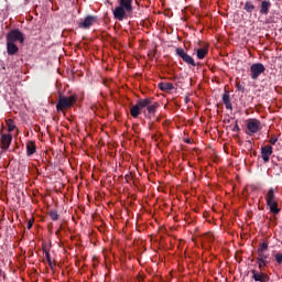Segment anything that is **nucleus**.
Instances as JSON below:
<instances>
[{"mask_svg":"<svg viewBox=\"0 0 282 282\" xmlns=\"http://www.w3.org/2000/svg\"><path fill=\"white\" fill-rule=\"evenodd\" d=\"M0 275H1V270H0Z\"/></svg>","mask_w":282,"mask_h":282,"instance_id":"obj_38","label":"nucleus"},{"mask_svg":"<svg viewBox=\"0 0 282 282\" xmlns=\"http://www.w3.org/2000/svg\"><path fill=\"white\" fill-rule=\"evenodd\" d=\"M278 141H279L278 138H271V139L269 140V144L274 145V144H276Z\"/></svg>","mask_w":282,"mask_h":282,"instance_id":"obj_30","label":"nucleus"},{"mask_svg":"<svg viewBox=\"0 0 282 282\" xmlns=\"http://www.w3.org/2000/svg\"><path fill=\"white\" fill-rule=\"evenodd\" d=\"M77 101H78V95L76 94L70 95L68 97L59 95L56 109L57 111H59V113H65V110L72 109V107H74V105H76Z\"/></svg>","mask_w":282,"mask_h":282,"instance_id":"obj_2","label":"nucleus"},{"mask_svg":"<svg viewBox=\"0 0 282 282\" xmlns=\"http://www.w3.org/2000/svg\"><path fill=\"white\" fill-rule=\"evenodd\" d=\"M7 41L11 43H17L18 41L23 44L25 43V37L23 36V32H21L19 29H14L7 34Z\"/></svg>","mask_w":282,"mask_h":282,"instance_id":"obj_5","label":"nucleus"},{"mask_svg":"<svg viewBox=\"0 0 282 282\" xmlns=\"http://www.w3.org/2000/svg\"><path fill=\"white\" fill-rule=\"evenodd\" d=\"M223 102L226 109H229L230 111H232V101L230 99V93L225 91V94L223 95Z\"/></svg>","mask_w":282,"mask_h":282,"instance_id":"obj_16","label":"nucleus"},{"mask_svg":"<svg viewBox=\"0 0 282 282\" xmlns=\"http://www.w3.org/2000/svg\"><path fill=\"white\" fill-rule=\"evenodd\" d=\"M208 241H214L213 235H208Z\"/></svg>","mask_w":282,"mask_h":282,"instance_id":"obj_32","label":"nucleus"},{"mask_svg":"<svg viewBox=\"0 0 282 282\" xmlns=\"http://www.w3.org/2000/svg\"><path fill=\"white\" fill-rule=\"evenodd\" d=\"M267 206H268L270 213H272V215L274 217H276V215H279V213H281V208L279 207L278 200H272L270 203H267Z\"/></svg>","mask_w":282,"mask_h":282,"instance_id":"obj_13","label":"nucleus"},{"mask_svg":"<svg viewBox=\"0 0 282 282\" xmlns=\"http://www.w3.org/2000/svg\"><path fill=\"white\" fill-rule=\"evenodd\" d=\"M176 56H180L182 61H184L187 65H192V67H197V64L195 63V59L193 56L188 55L184 48H176Z\"/></svg>","mask_w":282,"mask_h":282,"instance_id":"obj_7","label":"nucleus"},{"mask_svg":"<svg viewBox=\"0 0 282 282\" xmlns=\"http://www.w3.org/2000/svg\"><path fill=\"white\" fill-rule=\"evenodd\" d=\"M143 113H144V116H145V118H147V110H143Z\"/></svg>","mask_w":282,"mask_h":282,"instance_id":"obj_35","label":"nucleus"},{"mask_svg":"<svg viewBox=\"0 0 282 282\" xmlns=\"http://www.w3.org/2000/svg\"><path fill=\"white\" fill-rule=\"evenodd\" d=\"M96 21H98V17L87 15L84 19V21L78 23V28H80L82 30H89L91 28V25H94V23H96Z\"/></svg>","mask_w":282,"mask_h":282,"instance_id":"obj_8","label":"nucleus"},{"mask_svg":"<svg viewBox=\"0 0 282 282\" xmlns=\"http://www.w3.org/2000/svg\"><path fill=\"white\" fill-rule=\"evenodd\" d=\"M196 55L199 61L206 58V56L208 55V48H198Z\"/></svg>","mask_w":282,"mask_h":282,"instance_id":"obj_21","label":"nucleus"},{"mask_svg":"<svg viewBox=\"0 0 282 282\" xmlns=\"http://www.w3.org/2000/svg\"><path fill=\"white\" fill-rule=\"evenodd\" d=\"M236 89H238V91H246V87L241 86L240 84H236Z\"/></svg>","mask_w":282,"mask_h":282,"instance_id":"obj_29","label":"nucleus"},{"mask_svg":"<svg viewBox=\"0 0 282 282\" xmlns=\"http://www.w3.org/2000/svg\"><path fill=\"white\" fill-rule=\"evenodd\" d=\"M177 78V76H174L173 78H172V80H175Z\"/></svg>","mask_w":282,"mask_h":282,"instance_id":"obj_36","label":"nucleus"},{"mask_svg":"<svg viewBox=\"0 0 282 282\" xmlns=\"http://www.w3.org/2000/svg\"><path fill=\"white\" fill-rule=\"evenodd\" d=\"M251 274L256 282H270V275L263 271L251 270Z\"/></svg>","mask_w":282,"mask_h":282,"instance_id":"obj_10","label":"nucleus"},{"mask_svg":"<svg viewBox=\"0 0 282 282\" xmlns=\"http://www.w3.org/2000/svg\"><path fill=\"white\" fill-rule=\"evenodd\" d=\"M118 6L112 9L113 19L124 21L133 13V0H117Z\"/></svg>","mask_w":282,"mask_h":282,"instance_id":"obj_1","label":"nucleus"},{"mask_svg":"<svg viewBox=\"0 0 282 282\" xmlns=\"http://www.w3.org/2000/svg\"><path fill=\"white\" fill-rule=\"evenodd\" d=\"M159 89H161V91L169 93V91H173V89H175V86L171 83L163 82L159 84Z\"/></svg>","mask_w":282,"mask_h":282,"instance_id":"obj_17","label":"nucleus"},{"mask_svg":"<svg viewBox=\"0 0 282 282\" xmlns=\"http://www.w3.org/2000/svg\"><path fill=\"white\" fill-rule=\"evenodd\" d=\"M267 204L270 202H276V195L274 188H269L267 196H265Z\"/></svg>","mask_w":282,"mask_h":282,"instance_id":"obj_20","label":"nucleus"},{"mask_svg":"<svg viewBox=\"0 0 282 282\" xmlns=\"http://www.w3.org/2000/svg\"><path fill=\"white\" fill-rule=\"evenodd\" d=\"M271 6L272 3L270 1L263 0L260 6V14H264L267 17V14L270 13Z\"/></svg>","mask_w":282,"mask_h":282,"instance_id":"obj_15","label":"nucleus"},{"mask_svg":"<svg viewBox=\"0 0 282 282\" xmlns=\"http://www.w3.org/2000/svg\"><path fill=\"white\" fill-rule=\"evenodd\" d=\"M231 131H234V132H239V131H241V129L239 128L238 121H236V124L234 126V128L231 129Z\"/></svg>","mask_w":282,"mask_h":282,"instance_id":"obj_28","label":"nucleus"},{"mask_svg":"<svg viewBox=\"0 0 282 282\" xmlns=\"http://www.w3.org/2000/svg\"><path fill=\"white\" fill-rule=\"evenodd\" d=\"M48 217H51V219L53 220V221H58V219H59V215H58V213L56 212V210H51L50 213H48Z\"/></svg>","mask_w":282,"mask_h":282,"instance_id":"obj_25","label":"nucleus"},{"mask_svg":"<svg viewBox=\"0 0 282 282\" xmlns=\"http://www.w3.org/2000/svg\"><path fill=\"white\" fill-rule=\"evenodd\" d=\"M259 272H263L264 268H268V264H263V262H257Z\"/></svg>","mask_w":282,"mask_h":282,"instance_id":"obj_27","label":"nucleus"},{"mask_svg":"<svg viewBox=\"0 0 282 282\" xmlns=\"http://www.w3.org/2000/svg\"><path fill=\"white\" fill-rule=\"evenodd\" d=\"M19 52V46L14 42L7 41V54L9 56H14Z\"/></svg>","mask_w":282,"mask_h":282,"instance_id":"obj_14","label":"nucleus"},{"mask_svg":"<svg viewBox=\"0 0 282 282\" xmlns=\"http://www.w3.org/2000/svg\"><path fill=\"white\" fill-rule=\"evenodd\" d=\"M32 226H34V223L32 220H29L26 226L28 230H31Z\"/></svg>","mask_w":282,"mask_h":282,"instance_id":"obj_31","label":"nucleus"},{"mask_svg":"<svg viewBox=\"0 0 282 282\" xmlns=\"http://www.w3.org/2000/svg\"><path fill=\"white\" fill-rule=\"evenodd\" d=\"M158 107H160V104L151 101V104H148L145 106V109L150 116H155V111H158Z\"/></svg>","mask_w":282,"mask_h":282,"instance_id":"obj_18","label":"nucleus"},{"mask_svg":"<svg viewBox=\"0 0 282 282\" xmlns=\"http://www.w3.org/2000/svg\"><path fill=\"white\" fill-rule=\"evenodd\" d=\"M7 127H8L9 133H12V131L17 129V126L14 124V121L12 119L7 120Z\"/></svg>","mask_w":282,"mask_h":282,"instance_id":"obj_23","label":"nucleus"},{"mask_svg":"<svg viewBox=\"0 0 282 282\" xmlns=\"http://www.w3.org/2000/svg\"><path fill=\"white\" fill-rule=\"evenodd\" d=\"M186 144H191V139L185 140Z\"/></svg>","mask_w":282,"mask_h":282,"instance_id":"obj_34","label":"nucleus"},{"mask_svg":"<svg viewBox=\"0 0 282 282\" xmlns=\"http://www.w3.org/2000/svg\"><path fill=\"white\" fill-rule=\"evenodd\" d=\"M34 153H36V143H34V141H29L26 143V155H34Z\"/></svg>","mask_w":282,"mask_h":282,"instance_id":"obj_19","label":"nucleus"},{"mask_svg":"<svg viewBox=\"0 0 282 282\" xmlns=\"http://www.w3.org/2000/svg\"><path fill=\"white\" fill-rule=\"evenodd\" d=\"M44 252H45V258L46 261L51 268V270H54V264H52V257L50 256V251H47V249L43 248Z\"/></svg>","mask_w":282,"mask_h":282,"instance_id":"obj_24","label":"nucleus"},{"mask_svg":"<svg viewBox=\"0 0 282 282\" xmlns=\"http://www.w3.org/2000/svg\"><path fill=\"white\" fill-rule=\"evenodd\" d=\"M247 129L250 133H259V131H261V121L258 119H249L247 122Z\"/></svg>","mask_w":282,"mask_h":282,"instance_id":"obj_9","label":"nucleus"},{"mask_svg":"<svg viewBox=\"0 0 282 282\" xmlns=\"http://www.w3.org/2000/svg\"><path fill=\"white\" fill-rule=\"evenodd\" d=\"M272 153H274L272 145H264L261 148V158L264 164H268V162H270Z\"/></svg>","mask_w":282,"mask_h":282,"instance_id":"obj_11","label":"nucleus"},{"mask_svg":"<svg viewBox=\"0 0 282 282\" xmlns=\"http://www.w3.org/2000/svg\"><path fill=\"white\" fill-rule=\"evenodd\" d=\"M254 3H252V1H247V2H245V6H243V10L246 11V12H249V14L250 13H252V12H254Z\"/></svg>","mask_w":282,"mask_h":282,"instance_id":"obj_22","label":"nucleus"},{"mask_svg":"<svg viewBox=\"0 0 282 282\" xmlns=\"http://www.w3.org/2000/svg\"><path fill=\"white\" fill-rule=\"evenodd\" d=\"M275 261H276V263H279V265H282V253L275 254Z\"/></svg>","mask_w":282,"mask_h":282,"instance_id":"obj_26","label":"nucleus"},{"mask_svg":"<svg viewBox=\"0 0 282 282\" xmlns=\"http://www.w3.org/2000/svg\"><path fill=\"white\" fill-rule=\"evenodd\" d=\"M58 232H61V230H57V231H56V235H58Z\"/></svg>","mask_w":282,"mask_h":282,"instance_id":"obj_37","label":"nucleus"},{"mask_svg":"<svg viewBox=\"0 0 282 282\" xmlns=\"http://www.w3.org/2000/svg\"><path fill=\"white\" fill-rule=\"evenodd\" d=\"M152 100L153 98L151 97L138 100L137 105L130 109V116L138 118L142 113V109H147V106L151 105Z\"/></svg>","mask_w":282,"mask_h":282,"instance_id":"obj_4","label":"nucleus"},{"mask_svg":"<svg viewBox=\"0 0 282 282\" xmlns=\"http://www.w3.org/2000/svg\"><path fill=\"white\" fill-rule=\"evenodd\" d=\"M153 140L158 141V134L152 135Z\"/></svg>","mask_w":282,"mask_h":282,"instance_id":"obj_33","label":"nucleus"},{"mask_svg":"<svg viewBox=\"0 0 282 282\" xmlns=\"http://www.w3.org/2000/svg\"><path fill=\"white\" fill-rule=\"evenodd\" d=\"M268 242H262L257 249L258 257L256 258L257 263H263V265H270V253H268Z\"/></svg>","mask_w":282,"mask_h":282,"instance_id":"obj_3","label":"nucleus"},{"mask_svg":"<svg viewBox=\"0 0 282 282\" xmlns=\"http://www.w3.org/2000/svg\"><path fill=\"white\" fill-rule=\"evenodd\" d=\"M265 72V66L261 63H256L250 66V76L252 80H257Z\"/></svg>","mask_w":282,"mask_h":282,"instance_id":"obj_6","label":"nucleus"},{"mask_svg":"<svg viewBox=\"0 0 282 282\" xmlns=\"http://www.w3.org/2000/svg\"><path fill=\"white\" fill-rule=\"evenodd\" d=\"M2 151H8L12 144V134H1Z\"/></svg>","mask_w":282,"mask_h":282,"instance_id":"obj_12","label":"nucleus"}]
</instances>
